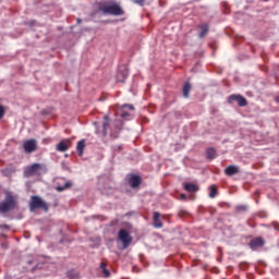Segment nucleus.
<instances>
[{"label": "nucleus", "instance_id": "f257e3e1", "mask_svg": "<svg viewBox=\"0 0 279 279\" xmlns=\"http://www.w3.org/2000/svg\"><path fill=\"white\" fill-rule=\"evenodd\" d=\"M98 10L102 12V14H111V16H123L125 12L118 3H108L100 2L98 5Z\"/></svg>", "mask_w": 279, "mask_h": 279}, {"label": "nucleus", "instance_id": "f03ea898", "mask_svg": "<svg viewBox=\"0 0 279 279\" xmlns=\"http://www.w3.org/2000/svg\"><path fill=\"white\" fill-rule=\"evenodd\" d=\"M16 208V198L11 193H7L3 202L0 203V213H10Z\"/></svg>", "mask_w": 279, "mask_h": 279}, {"label": "nucleus", "instance_id": "7ed1b4c3", "mask_svg": "<svg viewBox=\"0 0 279 279\" xmlns=\"http://www.w3.org/2000/svg\"><path fill=\"white\" fill-rule=\"evenodd\" d=\"M37 208H41L46 213L49 210V205L40 196H32L31 198V204H29V209L31 213H34Z\"/></svg>", "mask_w": 279, "mask_h": 279}, {"label": "nucleus", "instance_id": "20e7f679", "mask_svg": "<svg viewBox=\"0 0 279 279\" xmlns=\"http://www.w3.org/2000/svg\"><path fill=\"white\" fill-rule=\"evenodd\" d=\"M118 240L122 243V250H128L132 245V235L125 229H120L118 232Z\"/></svg>", "mask_w": 279, "mask_h": 279}, {"label": "nucleus", "instance_id": "39448f33", "mask_svg": "<svg viewBox=\"0 0 279 279\" xmlns=\"http://www.w3.org/2000/svg\"><path fill=\"white\" fill-rule=\"evenodd\" d=\"M25 154H33L38 149V142L36 140H28L23 143Z\"/></svg>", "mask_w": 279, "mask_h": 279}, {"label": "nucleus", "instance_id": "423d86ee", "mask_svg": "<svg viewBox=\"0 0 279 279\" xmlns=\"http://www.w3.org/2000/svg\"><path fill=\"white\" fill-rule=\"evenodd\" d=\"M234 101H236L238 106H240L241 108L247 106V99H245L241 95H231L228 97V104H234Z\"/></svg>", "mask_w": 279, "mask_h": 279}, {"label": "nucleus", "instance_id": "0eeeda50", "mask_svg": "<svg viewBox=\"0 0 279 279\" xmlns=\"http://www.w3.org/2000/svg\"><path fill=\"white\" fill-rule=\"evenodd\" d=\"M40 169H43V165L33 163L32 166L26 168V170L24 171V175H26V178H32V175L38 174V171H40Z\"/></svg>", "mask_w": 279, "mask_h": 279}, {"label": "nucleus", "instance_id": "6e6552de", "mask_svg": "<svg viewBox=\"0 0 279 279\" xmlns=\"http://www.w3.org/2000/svg\"><path fill=\"white\" fill-rule=\"evenodd\" d=\"M134 110V105H122L121 106V118L125 121H129L130 117H132V111Z\"/></svg>", "mask_w": 279, "mask_h": 279}, {"label": "nucleus", "instance_id": "1a4fd4ad", "mask_svg": "<svg viewBox=\"0 0 279 279\" xmlns=\"http://www.w3.org/2000/svg\"><path fill=\"white\" fill-rule=\"evenodd\" d=\"M141 175L138 174H133L129 178V184L131 189H138V186H141Z\"/></svg>", "mask_w": 279, "mask_h": 279}, {"label": "nucleus", "instance_id": "9d476101", "mask_svg": "<svg viewBox=\"0 0 279 279\" xmlns=\"http://www.w3.org/2000/svg\"><path fill=\"white\" fill-rule=\"evenodd\" d=\"M71 147V140L66 138L57 144V151H68Z\"/></svg>", "mask_w": 279, "mask_h": 279}, {"label": "nucleus", "instance_id": "9b49d317", "mask_svg": "<svg viewBox=\"0 0 279 279\" xmlns=\"http://www.w3.org/2000/svg\"><path fill=\"white\" fill-rule=\"evenodd\" d=\"M248 245L252 250H256V247H263L265 245V240L263 238H255L250 241Z\"/></svg>", "mask_w": 279, "mask_h": 279}, {"label": "nucleus", "instance_id": "f8f14e48", "mask_svg": "<svg viewBox=\"0 0 279 279\" xmlns=\"http://www.w3.org/2000/svg\"><path fill=\"white\" fill-rule=\"evenodd\" d=\"M153 226L154 228L160 229L162 228V220H160V213L155 211L153 214Z\"/></svg>", "mask_w": 279, "mask_h": 279}, {"label": "nucleus", "instance_id": "ddd939ff", "mask_svg": "<svg viewBox=\"0 0 279 279\" xmlns=\"http://www.w3.org/2000/svg\"><path fill=\"white\" fill-rule=\"evenodd\" d=\"M110 128V118L108 116L104 117V122H102V134L104 136L108 135V129Z\"/></svg>", "mask_w": 279, "mask_h": 279}, {"label": "nucleus", "instance_id": "4468645a", "mask_svg": "<svg viewBox=\"0 0 279 279\" xmlns=\"http://www.w3.org/2000/svg\"><path fill=\"white\" fill-rule=\"evenodd\" d=\"M225 173L226 175H229V177L236 175V173H239V167L229 166L225 169Z\"/></svg>", "mask_w": 279, "mask_h": 279}, {"label": "nucleus", "instance_id": "2eb2a0df", "mask_svg": "<svg viewBox=\"0 0 279 279\" xmlns=\"http://www.w3.org/2000/svg\"><path fill=\"white\" fill-rule=\"evenodd\" d=\"M184 191H186L187 193H197V191H199V186L193 183H185Z\"/></svg>", "mask_w": 279, "mask_h": 279}, {"label": "nucleus", "instance_id": "dca6fc26", "mask_svg": "<svg viewBox=\"0 0 279 279\" xmlns=\"http://www.w3.org/2000/svg\"><path fill=\"white\" fill-rule=\"evenodd\" d=\"M85 147H86V141L81 140L76 145V151H77L78 156H84Z\"/></svg>", "mask_w": 279, "mask_h": 279}, {"label": "nucleus", "instance_id": "f3484780", "mask_svg": "<svg viewBox=\"0 0 279 279\" xmlns=\"http://www.w3.org/2000/svg\"><path fill=\"white\" fill-rule=\"evenodd\" d=\"M206 158L208 160H215L217 158V150L215 148H207Z\"/></svg>", "mask_w": 279, "mask_h": 279}, {"label": "nucleus", "instance_id": "a211bd4d", "mask_svg": "<svg viewBox=\"0 0 279 279\" xmlns=\"http://www.w3.org/2000/svg\"><path fill=\"white\" fill-rule=\"evenodd\" d=\"M191 88H192V87H191V83H189V82L184 83L182 93H183V97H184L185 99H189V95H190V93H191Z\"/></svg>", "mask_w": 279, "mask_h": 279}, {"label": "nucleus", "instance_id": "6ab92c4d", "mask_svg": "<svg viewBox=\"0 0 279 279\" xmlns=\"http://www.w3.org/2000/svg\"><path fill=\"white\" fill-rule=\"evenodd\" d=\"M71 186H73V183L71 181L65 182L64 185H58L56 187V191H58L59 193H62V191H66V189H71Z\"/></svg>", "mask_w": 279, "mask_h": 279}, {"label": "nucleus", "instance_id": "aec40b11", "mask_svg": "<svg viewBox=\"0 0 279 279\" xmlns=\"http://www.w3.org/2000/svg\"><path fill=\"white\" fill-rule=\"evenodd\" d=\"M199 34H198V37L199 38H204L206 36V34H208V24H203L199 26Z\"/></svg>", "mask_w": 279, "mask_h": 279}, {"label": "nucleus", "instance_id": "412c9836", "mask_svg": "<svg viewBox=\"0 0 279 279\" xmlns=\"http://www.w3.org/2000/svg\"><path fill=\"white\" fill-rule=\"evenodd\" d=\"M113 128L116 130V133L119 134V132H121L123 130V121L121 120H116L113 122Z\"/></svg>", "mask_w": 279, "mask_h": 279}, {"label": "nucleus", "instance_id": "4be33fe9", "mask_svg": "<svg viewBox=\"0 0 279 279\" xmlns=\"http://www.w3.org/2000/svg\"><path fill=\"white\" fill-rule=\"evenodd\" d=\"M66 276L69 279H80V272H77L76 270H69L66 272Z\"/></svg>", "mask_w": 279, "mask_h": 279}, {"label": "nucleus", "instance_id": "5701e85b", "mask_svg": "<svg viewBox=\"0 0 279 279\" xmlns=\"http://www.w3.org/2000/svg\"><path fill=\"white\" fill-rule=\"evenodd\" d=\"M106 263H100V269L105 276V278H110V270L106 269Z\"/></svg>", "mask_w": 279, "mask_h": 279}, {"label": "nucleus", "instance_id": "b1692460", "mask_svg": "<svg viewBox=\"0 0 279 279\" xmlns=\"http://www.w3.org/2000/svg\"><path fill=\"white\" fill-rule=\"evenodd\" d=\"M209 197H210L211 199H214V197H217V185H211V186H210Z\"/></svg>", "mask_w": 279, "mask_h": 279}, {"label": "nucleus", "instance_id": "393cba45", "mask_svg": "<svg viewBox=\"0 0 279 279\" xmlns=\"http://www.w3.org/2000/svg\"><path fill=\"white\" fill-rule=\"evenodd\" d=\"M236 213H245L247 210V207L245 205H238L235 207Z\"/></svg>", "mask_w": 279, "mask_h": 279}, {"label": "nucleus", "instance_id": "a878e982", "mask_svg": "<svg viewBox=\"0 0 279 279\" xmlns=\"http://www.w3.org/2000/svg\"><path fill=\"white\" fill-rule=\"evenodd\" d=\"M2 117H5V107H3V105H0V120L2 119Z\"/></svg>", "mask_w": 279, "mask_h": 279}, {"label": "nucleus", "instance_id": "bb28decb", "mask_svg": "<svg viewBox=\"0 0 279 279\" xmlns=\"http://www.w3.org/2000/svg\"><path fill=\"white\" fill-rule=\"evenodd\" d=\"M184 215H189V211L180 210L179 214H178V216L181 217V218L184 217Z\"/></svg>", "mask_w": 279, "mask_h": 279}, {"label": "nucleus", "instance_id": "cd10ccee", "mask_svg": "<svg viewBox=\"0 0 279 279\" xmlns=\"http://www.w3.org/2000/svg\"><path fill=\"white\" fill-rule=\"evenodd\" d=\"M137 5H145V0H134Z\"/></svg>", "mask_w": 279, "mask_h": 279}, {"label": "nucleus", "instance_id": "c85d7f7f", "mask_svg": "<svg viewBox=\"0 0 279 279\" xmlns=\"http://www.w3.org/2000/svg\"><path fill=\"white\" fill-rule=\"evenodd\" d=\"M272 226H274L275 230H277L279 232V223L278 222H274Z\"/></svg>", "mask_w": 279, "mask_h": 279}, {"label": "nucleus", "instance_id": "c756f323", "mask_svg": "<svg viewBox=\"0 0 279 279\" xmlns=\"http://www.w3.org/2000/svg\"><path fill=\"white\" fill-rule=\"evenodd\" d=\"M181 197H182V199H186V195L185 194H182Z\"/></svg>", "mask_w": 279, "mask_h": 279}, {"label": "nucleus", "instance_id": "7c9ffc66", "mask_svg": "<svg viewBox=\"0 0 279 279\" xmlns=\"http://www.w3.org/2000/svg\"><path fill=\"white\" fill-rule=\"evenodd\" d=\"M77 23H82V20H81V19H77Z\"/></svg>", "mask_w": 279, "mask_h": 279}, {"label": "nucleus", "instance_id": "2f4dec72", "mask_svg": "<svg viewBox=\"0 0 279 279\" xmlns=\"http://www.w3.org/2000/svg\"><path fill=\"white\" fill-rule=\"evenodd\" d=\"M264 1H269V0H264Z\"/></svg>", "mask_w": 279, "mask_h": 279}]
</instances>
